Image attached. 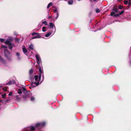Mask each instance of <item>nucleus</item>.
Wrapping results in <instances>:
<instances>
[{
    "mask_svg": "<svg viewBox=\"0 0 131 131\" xmlns=\"http://www.w3.org/2000/svg\"><path fill=\"white\" fill-rule=\"evenodd\" d=\"M46 124L45 122L37 123L35 126H31L25 129L24 131H34L36 129H39L43 127Z\"/></svg>",
    "mask_w": 131,
    "mask_h": 131,
    "instance_id": "f257e3e1",
    "label": "nucleus"
},
{
    "mask_svg": "<svg viewBox=\"0 0 131 131\" xmlns=\"http://www.w3.org/2000/svg\"><path fill=\"white\" fill-rule=\"evenodd\" d=\"M41 76L40 75H39V76L37 75H36L35 77V79L33 80V81L38 84L41 83V81H40Z\"/></svg>",
    "mask_w": 131,
    "mask_h": 131,
    "instance_id": "f03ea898",
    "label": "nucleus"
},
{
    "mask_svg": "<svg viewBox=\"0 0 131 131\" xmlns=\"http://www.w3.org/2000/svg\"><path fill=\"white\" fill-rule=\"evenodd\" d=\"M35 57L37 61L38 64L39 65L40 64V62H41V59L38 54H36Z\"/></svg>",
    "mask_w": 131,
    "mask_h": 131,
    "instance_id": "7ed1b4c3",
    "label": "nucleus"
},
{
    "mask_svg": "<svg viewBox=\"0 0 131 131\" xmlns=\"http://www.w3.org/2000/svg\"><path fill=\"white\" fill-rule=\"evenodd\" d=\"M4 52V56L6 57H7L11 53L7 49H5Z\"/></svg>",
    "mask_w": 131,
    "mask_h": 131,
    "instance_id": "20e7f679",
    "label": "nucleus"
},
{
    "mask_svg": "<svg viewBox=\"0 0 131 131\" xmlns=\"http://www.w3.org/2000/svg\"><path fill=\"white\" fill-rule=\"evenodd\" d=\"M39 84H38L37 82H35L34 81H33V82L31 84L30 87V88H33L35 87L36 86H38Z\"/></svg>",
    "mask_w": 131,
    "mask_h": 131,
    "instance_id": "39448f33",
    "label": "nucleus"
},
{
    "mask_svg": "<svg viewBox=\"0 0 131 131\" xmlns=\"http://www.w3.org/2000/svg\"><path fill=\"white\" fill-rule=\"evenodd\" d=\"M22 50L23 52L25 55H27V50L26 49V48L25 47L24 45L22 47Z\"/></svg>",
    "mask_w": 131,
    "mask_h": 131,
    "instance_id": "423d86ee",
    "label": "nucleus"
},
{
    "mask_svg": "<svg viewBox=\"0 0 131 131\" xmlns=\"http://www.w3.org/2000/svg\"><path fill=\"white\" fill-rule=\"evenodd\" d=\"M41 36L40 35V34L37 33V34L35 35V36L32 37L31 39H34L36 38H41Z\"/></svg>",
    "mask_w": 131,
    "mask_h": 131,
    "instance_id": "0eeeda50",
    "label": "nucleus"
},
{
    "mask_svg": "<svg viewBox=\"0 0 131 131\" xmlns=\"http://www.w3.org/2000/svg\"><path fill=\"white\" fill-rule=\"evenodd\" d=\"M34 46L32 44H31L28 46V50L30 51L34 50Z\"/></svg>",
    "mask_w": 131,
    "mask_h": 131,
    "instance_id": "6e6552de",
    "label": "nucleus"
},
{
    "mask_svg": "<svg viewBox=\"0 0 131 131\" xmlns=\"http://www.w3.org/2000/svg\"><path fill=\"white\" fill-rule=\"evenodd\" d=\"M15 45L13 43L11 42L8 45V47L9 49L12 50L13 47H15Z\"/></svg>",
    "mask_w": 131,
    "mask_h": 131,
    "instance_id": "1a4fd4ad",
    "label": "nucleus"
},
{
    "mask_svg": "<svg viewBox=\"0 0 131 131\" xmlns=\"http://www.w3.org/2000/svg\"><path fill=\"white\" fill-rule=\"evenodd\" d=\"M15 81L14 80H12L10 81H9L8 82L7 84L9 85H11L15 83Z\"/></svg>",
    "mask_w": 131,
    "mask_h": 131,
    "instance_id": "9d476101",
    "label": "nucleus"
},
{
    "mask_svg": "<svg viewBox=\"0 0 131 131\" xmlns=\"http://www.w3.org/2000/svg\"><path fill=\"white\" fill-rule=\"evenodd\" d=\"M119 14H115L114 13V12H112L111 14V16H113L114 17L115 16H118L119 15Z\"/></svg>",
    "mask_w": 131,
    "mask_h": 131,
    "instance_id": "9b49d317",
    "label": "nucleus"
},
{
    "mask_svg": "<svg viewBox=\"0 0 131 131\" xmlns=\"http://www.w3.org/2000/svg\"><path fill=\"white\" fill-rule=\"evenodd\" d=\"M118 9L116 7H114L112 10V12H114V13L117 12Z\"/></svg>",
    "mask_w": 131,
    "mask_h": 131,
    "instance_id": "f8f14e48",
    "label": "nucleus"
},
{
    "mask_svg": "<svg viewBox=\"0 0 131 131\" xmlns=\"http://www.w3.org/2000/svg\"><path fill=\"white\" fill-rule=\"evenodd\" d=\"M39 74L40 75H43L42 71L41 70V67H40L39 68Z\"/></svg>",
    "mask_w": 131,
    "mask_h": 131,
    "instance_id": "ddd939ff",
    "label": "nucleus"
},
{
    "mask_svg": "<svg viewBox=\"0 0 131 131\" xmlns=\"http://www.w3.org/2000/svg\"><path fill=\"white\" fill-rule=\"evenodd\" d=\"M16 55L17 57L18 60H20L21 59V57H20V53L19 52H17L16 53Z\"/></svg>",
    "mask_w": 131,
    "mask_h": 131,
    "instance_id": "4468645a",
    "label": "nucleus"
},
{
    "mask_svg": "<svg viewBox=\"0 0 131 131\" xmlns=\"http://www.w3.org/2000/svg\"><path fill=\"white\" fill-rule=\"evenodd\" d=\"M52 32H49L45 35V36L46 37H48L52 34Z\"/></svg>",
    "mask_w": 131,
    "mask_h": 131,
    "instance_id": "2eb2a0df",
    "label": "nucleus"
},
{
    "mask_svg": "<svg viewBox=\"0 0 131 131\" xmlns=\"http://www.w3.org/2000/svg\"><path fill=\"white\" fill-rule=\"evenodd\" d=\"M5 44L8 45L11 42L9 40L7 39L5 42Z\"/></svg>",
    "mask_w": 131,
    "mask_h": 131,
    "instance_id": "dca6fc26",
    "label": "nucleus"
},
{
    "mask_svg": "<svg viewBox=\"0 0 131 131\" xmlns=\"http://www.w3.org/2000/svg\"><path fill=\"white\" fill-rule=\"evenodd\" d=\"M54 26V24L52 23H49V26L50 28H53Z\"/></svg>",
    "mask_w": 131,
    "mask_h": 131,
    "instance_id": "f3484780",
    "label": "nucleus"
},
{
    "mask_svg": "<svg viewBox=\"0 0 131 131\" xmlns=\"http://www.w3.org/2000/svg\"><path fill=\"white\" fill-rule=\"evenodd\" d=\"M73 1L72 0H70L68 2V4L69 5H72V4Z\"/></svg>",
    "mask_w": 131,
    "mask_h": 131,
    "instance_id": "a211bd4d",
    "label": "nucleus"
},
{
    "mask_svg": "<svg viewBox=\"0 0 131 131\" xmlns=\"http://www.w3.org/2000/svg\"><path fill=\"white\" fill-rule=\"evenodd\" d=\"M59 16V14L58 13V12H57L56 13V18H54V17H53V18H54L53 19V20H54L55 18L56 19Z\"/></svg>",
    "mask_w": 131,
    "mask_h": 131,
    "instance_id": "6ab92c4d",
    "label": "nucleus"
},
{
    "mask_svg": "<svg viewBox=\"0 0 131 131\" xmlns=\"http://www.w3.org/2000/svg\"><path fill=\"white\" fill-rule=\"evenodd\" d=\"M52 4L51 2H50L49 3L47 6V8H48L50 6H52Z\"/></svg>",
    "mask_w": 131,
    "mask_h": 131,
    "instance_id": "aec40b11",
    "label": "nucleus"
},
{
    "mask_svg": "<svg viewBox=\"0 0 131 131\" xmlns=\"http://www.w3.org/2000/svg\"><path fill=\"white\" fill-rule=\"evenodd\" d=\"M54 9H53L54 12V13H56V12L57 13V12H57L58 10H57V8L56 7H54Z\"/></svg>",
    "mask_w": 131,
    "mask_h": 131,
    "instance_id": "412c9836",
    "label": "nucleus"
},
{
    "mask_svg": "<svg viewBox=\"0 0 131 131\" xmlns=\"http://www.w3.org/2000/svg\"><path fill=\"white\" fill-rule=\"evenodd\" d=\"M42 30L43 32H45L46 31L45 27H43L42 28Z\"/></svg>",
    "mask_w": 131,
    "mask_h": 131,
    "instance_id": "4be33fe9",
    "label": "nucleus"
},
{
    "mask_svg": "<svg viewBox=\"0 0 131 131\" xmlns=\"http://www.w3.org/2000/svg\"><path fill=\"white\" fill-rule=\"evenodd\" d=\"M0 60L3 62H5V60L2 58L1 56H0Z\"/></svg>",
    "mask_w": 131,
    "mask_h": 131,
    "instance_id": "5701e85b",
    "label": "nucleus"
},
{
    "mask_svg": "<svg viewBox=\"0 0 131 131\" xmlns=\"http://www.w3.org/2000/svg\"><path fill=\"white\" fill-rule=\"evenodd\" d=\"M42 24H45L46 25H47L48 24H47V23L46 21H45L42 22Z\"/></svg>",
    "mask_w": 131,
    "mask_h": 131,
    "instance_id": "b1692460",
    "label": "nucleus"
},
{
    "mask_svg": "<svg viewBox=\"0 0 131 131\" xmlns=\"http://www.w3.org/2000/svg\"><path fill=\"white\" fill-rule=\"evenodd\" d=\"M1 47L2 48H5V49H7V46H6L2 45V46Z\"/></svg>",
    "mask_w": 131,
    "mask_h": 131,
    "instance_id": "393cba45",
    "label": "nucleus"
},
{
    "mask_svg": "<svg viewBox=\"0 0 131 131\" xmlns=\"http://www.w3.org/2000/svg\"><path fill=\"white\" fill-rule=\"evenodd\" d=\"M18 94H21L22 93V92L20 89H19L18 90Z\"/></svg>",
    "mask_w": 131,
    "mask_h": 131,
    "instance_id": "a878e982",
    "label": "nucleus"
},
{
    "mask_svg": "<svg viewBox=\"0 0 131 131\" xmlns=\"http://www.w3.org/2000/svg\"><path fill=\"white\" fill-rule=\"evenodd\" d=\"M14 39L17 42H19V39L17 38H15Z\"/></svg>",
    "mask_w": 131,
    "mask_h": 131,
    "instance_id": "bb28decb",
    "label": "nucleus"
},
{
    "mask_svg": "<svg viewBox=\"0 0 131 131\" xmlns=\"http://www.w3.org/2000/svg\"><path fill=\"white\" fill-rule=\"evenodd\" d=\"M95 11L96 13H98L100 12V11L99 9H96L95 10Z\"/></svg>",
    "mask_w": 131,
    "mask_h": 131,
    "instance_id": "cd10ccee",
    "label": "nucleus"
},
{
    "mask_svg": "<svg viewBox=\"0 0 131 131\" xmlns=\"http://www.w3.org/2000/svg\"><path fill=\"white\" fill-rule=\"evenodd\" d=\"M33 71V70L32 69H30L29 71V74H31L32 72Z\"/></svg>",
    "mask_w": 131,
    "mask_h": 131,
    "instance_id": "c85d7f7f",
    "label": "nucleus"
},
{
    "mask_svg": "<svg viewBox=\"0 0 131 131\" xmlns=\"http://www.w3.org/2000/svg\"><path fill=\"white\" fill-rule=\"evenodd\" d=\"M118 8L119 9H121L123 8V7L122 6L120 5H119Z\"/></svg>",
    "mask_w": 131,
    "mask_h": 131,
    "instance_id": "c756f323",
    "label": "nucleus"
},
{
    "mask_svg": "<svg viewBox=\"0 0 131 131\" xmlns=\"http://www.w3.org/2000/svg\"><path fill=\"white\" fill-rule=\"evenodd\" d=\"M35 100V98L33 97H31V101H34Z\"/></svg>",
    "mask_w": 131,
    "mask_h": 131,
    "instance_id": "7c9ffc66",
    "label": "nucleus"
},
{
    "mask_svg": "<svg viewBox=\"0 0 131 131\" xmlns=\"http://www.w3.org/2000/svg\"><path fill=\"white\" fill-rule=\"evenodd\" d=\"M128 1H125L124 2V3L126 5H127L128 4Z\"/></svg>",
    "mask_w": 131,
    "mask_h": 131,
    "instance_id": "2f4dec72",
    "label": "nucleus"
},
{
    "mask_svg": "<svg viewBox=\"0 0 131 131\" xmlns=\"http://www.w3.org/2000/svg\"><path fill=\"white\" fill-rule=\"evenodd\" d=\"M124 12V11H123V10H122L121 12H120L119 13V15H121L122 14H123Z\"/></svg>",
    "mask_w": 131,
    "mask_h": 131,
    "instance_id": "473e14b6",
    "label": "nucleus"
},
{
    "mask_svg": "<svg viewBox=\"0 0 131 131\" xmlns=\"http://www.w3.org/2000/svg\"><path fill=\"white\" fill-rule=\"evenodd\" d=\"M7 88L6 87H5L3 88V90L5 91H6L7 90Z\"/></svg>",
    "mask_w": 131,
    "mask_h": 131,
    "instance_id": "72a5a7b5",
    "label": "nucleus"
},
{
    "mask_svg": "<svg viewBox=\"0 0 131 131\" xmlns=\"http://www.w3.org/2000/svg\"><path fill=\"white\" fill-rule=\"evenodd\" d=\"M6 95V94H3L2 95V97L4 99L5 98V97Z\"/></svg>",
    "mask_w": 131,
    "mask_h": 131,
    "instance_id": "f704fd0d",
    "label": "nucleus"
},
{
    "mask_svg": "<svg viewBox=\"0 0 131 131\" xmlns=\"http://www.w3.org/2000/svg\"><path fill=\"white\" fill-rule=\"evenodd\" d=\"M4 41V40L3 39H0V41H1L2 42H3Z\"/></svg>",
    "mask_w": 131,
    "mask_h": 131,
    "instance_id": "c9c22d12",
    "label": "nucleus"
},
{
    "mask_svg": "<svg viewBox=\"0 0 131 131\" xmlns=\"http://www.w3.org/2000/svg\"><path fill=\"white\" fill-rule=\"evenodd\" d=\"M12 95V92H10L9 94L8 95L9 96H11Z\"/></svg>",
    "mask_w": 131,
    "mask_h": 131,
    "instance_id": "e433bc0d",
    "label": "nucleus"
},
{
    "mask_svg": "<svg viewBox=\"0 0 131 131\" xmlns=\"http://www.w3.org/2000/svg\"><path fill=\"white\" fill-rule=\"evenodd\" d=\"M128 4L129 6H131V2H128Z\"/></svg>",
    "mask_w": 131,
    "mask_h": 131,
    "instance_id": "4c0bfd02",
    "label": "nucleus"
},
{
    "mask_svg": "<svg viewBox=\"0 0 131 131\" xmlns=\"http://www.w3.org/2000/svg\"><path fill=\"white\" fill-rule=\"evenodd\" d=\"M37 33H36L35 32H33L32 34L31 35H36Z\"/></svg>",
    "mask_w": 131,
    "mask_h": 131,
    "instance_id": "58836bf2",
    "label": "nucleus"
},
{
    "mask_svg": "<svg viewBox=\"0 0 131 131\" xmlns=\"http://www.w3.org/2000/svg\"><path fill=\"white\" fill-rule=\"evenodd\" d=\"M14 34L16 35H17V34L16 32H14Z\"/></svg>",
    "mask_w": 131,
    "mask_h": 131,
    "instance_id": "ea45409f",
    "label": "nucleus"
},
{
    "mask_svg": "<svg viewBox=\"0 0 131 131\" xmlns=\"http://www.w3.org/2000/svg\"><path fill=\"white\" fill-rule=\"evenodd\" d=\"M51 16H49L48 17V19H51Z\"/></svg>",
    "mask_w": 131,
    "mask_h": 131,
    "instance_id": "a19ab883",
    "label": "nucleus"
},
{
    "mask_svg": "<svg viewBox=\"0 0 131 131\" xmlns=\"http://www.w3.org/2000/svg\"><path fill=\"white\" fill-rule=\"evenodd\" d=\"M9 100H10L9 99H7V100L6 101V102H8Z\"/></svg>",
    "mask_w": 131,
    "mask_h": 131,
    "instance_id": "79ce46f5",
    "label": "nucleus"
},
{
    "mask_svg": "<svg viewBox=\"0 0 131 131\" xmlns=\"http://www.w3.org/2000/svg\"><path fill=\"white\" fill-rule=\"evenodd\" d=\"M2 101V100L1 99H0V102H1Z\"/></svg>",
    "mask_w": 131,
    "mask_h": 131,
    "instance_id": "37998d69",
    "label": "nucleus"
},
{
    "mask_svg": "<svg viewBox=\"0 0 131 131\" xmlns=\"http://www.w3.org/2000/svg\"><path fill=\"white\" fill-rule=\"evenodd\" d=\"M129 1L130 2H131V0H129Z\"/></svg>",
    "mask_w": 131,
    "mask_h": 131,
    "instance_id": "c03bdc74",
    "label": "nucleus"
},
{
    "mask_svg": "<svg viewBox=\"0 0 131 131\" xmlns=\"http://www.w3.org/2000/svg\"><path fill=\"white\" fill-rule=\"evenodd\" d=\"M31 53H32V54L33 53L32 52H31Z\"/></svg>",
    "mask_w": 131,
    "mask_h": 131,
    "instance_id": "a18cd8bd",
    "label": "nucleus"
},
{
    "mask_svg": "<svg viewBox=\"0 0 131 131\" xmlns=\"http://www.w3.org/2000/svg\"><path fill=\"white\" fill-rule=\"evenodd\" d=\"M78 0V1H80L81 0Z\"/></svg>",
    "mask_w": 131,
    "mask_h": 131,
    "instance_id": "49530a36",
    "label": "nucleus"
},
{
    "mask_svg": "<svg viewBox=\"0 0 131 131\" xmlns=\"http://www.w3.org/2000/svg\"><path fill=\"white\" fill-rule=\"evenodd\" d=\"M43 78H44V76H43Z\"/></svg>",
    "mask_w": 131,
    "mask_h": 131,
    "instance_id": "de8ad7c7",
    "label": "nucleus"
},
{
    "mask_svg": "<svg viewBox=\"0 0 131 131\" xmlns=\"http://www.w3.org/2000/svg\"><path fill=\"white\" fill-rule=\"evenodd\" d=\"M42 131V130H40V131Z\"/></svg>",
    "mask_w": 131,
    "mask_h": 131,
    "instance_id": "09e8293b",
    "label": "nucleus"
}]
</instances>
